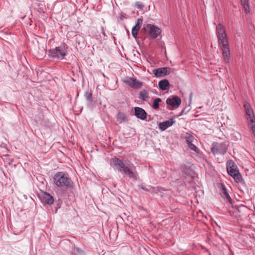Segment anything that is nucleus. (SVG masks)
Masks as SVG:
<instances>
[{
    "mask_svg": "<svg viewBox=\"0 0 255 255\" xmlns=\"http://www.w3.org/2000/svg\"><path fill=\"white\" fill-rule=\"evenodd\" d=\"M216 35L219 44L222 50V55L226 63L230 61V51L228 43V39L226 32L225 27L221 23L216 26Z\"/></svg>",
    "mask_w": 255,
    "mask_h": 255,
    "instance_id": "nucleus-1",
    "label": "nucleus"
},
{
    "mask_svg": "<svg viewBox=\"0 0 255 255\" xmlns=\"http://www.w3.org/2000/svg\"><path fill=\"white\" fill-rule=\"evenodd\" d=\"M112 163L114 166L121 172L123 175H127L129 178L134 180L137 179V173L136 171H133V168L135 169V167L132 165L131 167H128L123 162V161L117 157H114L112 159Z\"/></svg>",
    "mask_w": 255,
    "mask_h": 255,
    "instance_id": "nucleus-2",
    "label": "nucleus"
},
{
    "mask_svg": "<svg viewBox=\"0 0 255 255\" xmlns=\"http://www.w3.org/2000/svg\"><path fill=\"white\" fill-rule=\"evenodd\" d=\"M54 184L59 188L63 189H72L74 183L66 172H58L53 177Z\"/></svg>",
    "mask_w": 255,
    "mask_h": 255,
    "instance_id": "nucleus-3",
    "label": "nucleus"
},
{
    "mask_svg": "<svg viewBox=\"0 0 255 255\" xmlns=\"http://www.w3.org/2000/svg\"><path fill=\"white\" fill-rule=\"evenodd\" d=\"M68 47L63 43L55 48L49 49V56L54 60H62L67 54Z\"/></svg>",
    "mask_w": 255,
    "mask_h": 255,
    "instance_id": "nucleus-4",
    "label": "nucleus"
},
{
    "mask_svg": "<svg viewBox=\"0 0 255 255\" xmlns=\"http://www.w3.org/2000/svg\"><path fill=\"white\" fill-rule=\"evenodd\" d=\"M227 145L224 142H213L211 148V152L214 154H225L227 151Z\"/></svg>",
    "mask_w": 255,
    "mask_h": 255,
    "instance_id": "nucleus-5",
    "label": "nucleus"
},
{
    "mask_svg": "<svg viewBox=\"0 0 255 255\" xmlns=\"http://www.w3.org/2000/svg\"><path fill=\"white\" fill-rule=\"evenodd\" d=\"M146 29L148 30L150 36L153 39L157 38L161 33L160 29L153 24H147Z\"/></svg>",
    "mask_w": 255,
    "mask_h": 255,
    "instance_id": "nucleus-6",
    "label": "nucleus"
},
{
    "mask_svg": "<svg viewBox=\"0 0 255 255\" xmlns=\"http://www.w3.org/2000/svg\"><path fill=\"white\" fill-rule=\"evenodd\" d=\"M166 103L167 105H170L174 108H177L181 103V99L177 96H174L168 98L166 100Z\"/></svg>",
    "mask_w": 255,
    "mask_h": 255,
    "instance_id": "nucleus-7",
    "label": "nucleus"
},
{
    "mask_svg": "<svg viewBox=\"0 0 255 255\" xmlns=\"http://www.w3.org/2000/svg\"><path fill=\"white\" fill-rule=\"evenodd\" d=\"M229 174L233 177L237 182H240L242 178L238 170H237L235 166H232L227 168Z\"/></svg>",
    "mask_w": 255,
    "mask_h": 255,
    "instance_id": "nucleus-8",
    "label": "nucleus"
},
{
    "mask_svg": "<svg viewBox=\"0 0 255 255\" xmlns=\"http://www.w3.org/2000/svg\"><path fill=\"white\" fill-rule=\"evenodd\" d=\"M169 69L167 67L159 68L157 69H154L152 71V73L154 74L156 78L164 76L169 74L168 72Z\"/></svg>",
    "mask_w": 255,
    "mask_h": 255,
    "instance_id": "nucleus-9",
    "label": "nucleus"
},
{
    "mask_svg": "<svg viewBox=\"0 0 255 255\" xmlns=\"http://www.w3.org/2000/svg\"><path fill=\"white\" fill-rule=\"evenodd\" d=\"M126 83L127 84L134 89H139L142 86V84L141 82L132 78H128L126 81Z\"/></svg>",
    "mask_w": 255,
    "mask_h": 255,
    "instance_id": "nucleus-10",
    "label": "nucleus"
},
{
    "mask_svg": "<svg viewBox=\"0 0 255 255\" xmlns=\"http://www.w3.org/2000/svg\"><path fill=\"white\" fill-rule=\"evenodd\" d=\"M134 115L137 118L141 120H145L147 117V113L144 109L140 107H134Z\"/></svg>",
    "mask_w": 255,
    "mask_h": 255,
    "instance_id": "nucleus-11",
    "label": "nucleus"
},
{
    "mask_svg": "<svg viewBox=\"0 0 255 255\" xmlns=\"http://www.w3.org/2000/svg\"><path fill=\"white\" fill-rule=\"evenodd\" d=\"M41 201L47 205L53 203L54 199L53 197L47 192H43L41 197Z\"/></svg>",
    "mask_w": 255,
    "mask_h": 255,
    "instance_id": "nucleus-12",
    "label": "nucleus"
},
{
    "mask_svg": "<svg viewBox=\"0 0 255 255\" xmlns=\"http://www.w3.org/2000/svg\"><path fill=\"white\" fill-rule=\"evenodd\" d=\"M142 24V19L141 18H138L136 20L135 25L132 27L131 30V34L132 36L136 39L137 37V33Z\"/></svg>",
    "mask_w": 255,
    "mask_h": 255,
    "instance_id": "nucleus-13",
    "label": "nucleus"
},
{
    "mask_svg": "<svg viewBox=\"0 0 255 255\" xmlns=\"http://www.w3.org/2000/svg\"><path fill=\"white\" fill-rule=\"evenodd\" d=\"M175 123V121L173 119H170L168 121H166L159 124V128L163 131L169 127L172 126Z\"/></svg>",
    "mask_w": 255,
    "mask_h": 255,
    "instance_id": "nucleus-14",
    "label": "nucleus"
},
{
    "mask_svg": "<svg viewBox=\"0 0 255 255\" xmlns=\"http://www.w3.org/2000/svg\"><path fill=\"white\" fill-rule=\"evenodd\" d=\"M47 46L45 44H41L38 46V51H37V57L38 59H42L46 54Z\"/></svg>",
    "mask_w": 255,
    "mask_h": 255,
    "instance_id": "nucleus-15",
    "label": "nucleus"
},
{
    "mask_svg": "<svg viewBox=\"0 0 255 255\" xmlns=\"http://www.w3.org/2000/svg\"><path fill=\"white\" fill-rule=\"evenodd\" d=\"M84 98L87 100V105L89 108L92 109L93 107V97L91 92L87 91L84 95Z\"/></svg>",
    "mask_w": 255,
    "mask_h": 255,
    "instance_id": "nucleus-16",
    "label": "nucleus"
},
{
    "mask_svg": "<svg viewBox=\"0 0 255 255\" xmlns=\"http://www.w3.org/2000/svg\"><path fill=\"white\" fill-rule=\"evenodd\" d=\"M244 107L246 111V115L247 116V119L249 118V119H252V117H255L253 113V111L248 102H244Z\"/></svg>",
    "mask_w": 255,
    "mask_h": 255,
    "instance_id": "nucleus-17",
    "label": "nucleus"
},
{
    "mask_svg": "<svg viewBox=\"0 0 255 255\" xmlns=\"http://www.w3.org/2000/svg\"><path fill=\"white\" fill-rule=\"evenodd\" d=\"M116 120L119 124L128 121V117L123 112H119L116 116Z\"/></svg>",
    "mask_w": 255,
    "mask_h": 255,
    "instance_id": "nucleus-18",
    "label": "nucleus"
},
{
    "mask_svg": "<svg viewBox=\"0 0 255 255\" xmlns=\"http://www.w3.org/2000/svg\"><path fill=\"white\" fill-rule=\"evenodd\" d=\"M222 188L221 191V194L222 196L226 199L230 203L232 202V199L229 195V194L228 192L227 189L225 187V186L223 184L221 185Z\"/></svg>",
    "mask_w": 255,
    "mask_h": 255,
    "instance_id": "nucleus-19",
    "label": "nucleus"
},
{
    "mask_svg": "<svg viewBox=\"0 0 255 255\" xmlns=\"http://www.w3.org/2000/svg\"><path fill=\"white\" fill-rule=\"evenodd\" d=\"M159 89L162 91L167 90L169 87V83L167 80L163 79L160 81L158 83Z\"/></svg>",
    "mask_w": 255,
    "mask_h": 255,
    "instance_id": "nucleus-20",
    "label": "nucleus"
},
{
    "mask_svg": "<svg viewBox=\"0 0 255 255\" xmlns=\"http://www.w3.org/2000/svg\"><path fill=\"white\" fill-rule=\"evenodd\" d=\"M181 170L187 176H192L193 174V170L189 165H184L182 166Z\"/></svg>",
    "mask_w": 255,
    "mask_h": 255,
    "instance_id": "nucleus-21",
    "label": "nucleus"
},
{
    "mask_svg": "<svg viewBox=\"0 0 255 255\" xmlns=\"http://www.w3.org/2000/svg\"><path fill=\"white\" fill-rule=\"evenodd\" d=\"M249 125L250 126L252 132L255 137V117H252V119L248 118Z\"/></svg>",
    "mask_w": 255,
    "mask_h": 255,
    "instance_id": "nucleus-22",
    "label": "nucleus"
},
{
    "mask_svg": "<svg viewBox=\"0 0 255 255\" xmlns=\"http://www.w3.org/2000/svg\"><path fill=\"white\" fill-rule=\"evenodd\" d=\"M161 102V99L159 98H155L153 102L152 108L154 109H158L159 108V103Z\"/></svg>",
    "mask_w": 255,
    "mask_h": 255,
    "instance_id": "nucleus-23",
    "label": "nucleus"
},
{
    "mask_svg": "<svg viewBox=\"0 0 255 255\" xmlns=\"http://www.w3.org/2000/svg\"><path fill=\"white\" fill-rule=\"evenodd\" d=\"M185 139L186 142L188 144H189L190 143H192L194 139V137L190 133L187 132L185 134Z\"/></svg>",
    "mask_w": 255,
    "mask_h": 255,
    "instance_id": "nucleus-24",
    "label": "nucleus"
},
{
    "mask_svg": "<svg viewBox=\"0 0 255 255\" xmlns=\"http://www.w3.org/2000/svg\"><path fill=\"white\" fill-rule=\"evenodd\" d=\"M147 97L148 93L146 91L143 90L139 93V99H141V100L145 101L146 100V99L147 98Z\"/></svg>",
    "mask_w": 255,
    "mask_h": 255,
    "instance_id": "nucleus-25",
    "label": "nucleus"
},
{
    "mask_svg": "<svg viewBox=\"0 0 255 255\" xmlns=\"http://www.w3.org/2000/svg\"><path fill=\"white\" fill-rule=\"evenodd\" d=\"M188 145V146L190 148L191 150H192L193 151H194L196 153H199V150L198 149V148L197 147V146L195 145H194L192 143H190V144H189Z\"/></svg>",
    "mask_w": 255,
    "mask_h": 255,
    "instance_id": "nucleus-26",
    "label": "nucleus"
},
{
    "mask_svg": "<svg viewBox=\"0 0 255 255\" xmlns=\"http://www.w3.org/2000/svg\"><path fill=\"white\" fill-rule=\"evenodd\" d=\"M244 8V10H245V11L246 12V14H249L250 13V5L249 4H244V5H242Z\"/></svg>",
    "mask_w": 255,
    "mask_h": 255,
    "instance_id": "nucleus-27",
    "label": "nucleus"
},
{
    "mask_svg": "<svg viewBox=\"0 0 255 255\" xmlns=\"http://www.w3.org/2000/svg\"><path fill=\"white\" fill-rule=\"evenodd\" d=\"M74 252L77 255H84V252L78 248L75 249Z\"/></svg>",
    "mask_w": 255,
    "mask_h": 255,
    "instance_id": "nucleus-28",
    "label": "nucleus"
},
{
    "mask_svg": "<svg viewBox=\"0 0 255 255\" xmlns=\"http://www.w3.org/2000/svg\"><path fill=\"white\" fill-rule=\"evenodd\" d=\"M138 187L139 188L144 190L145 191H148L150 190V188H151V187L150 186H149L147 188V187L144 186L143 185H141V184L138 185Z\"/></svg>",
    "mask_w": 255,
    "mask_h": 255,
    "instance_id": "nucleus-29",
    "label": "nucleus"
},
{
    "mask_svg": "<svg viewBox=\"0 0 255 255\" xmlns=\"http://www.w3.org/2000/svg\"><path fill=\"white\" fill-rule=\"evenodd\" d=\"M135 6L139 9H142L143 7V4L141 2L137 1L135 3Z\"/></svg>",
    "mask_w": 255,
    "mask_h": 255,
    "instance_id": "nucleus-30",
    "label": "nucleus"
},
{
    "mask_svg": "<svg viewBox=\"0 0 255 255\" xmlns=\"http://www.w3.org/2000/svg\"><path fill=\"white\" fill-rule=\"evenodd\" d=\"M242 5L249 4V0H241Z\"/></svg>",
    "mask_w": 255,
    "mask_h": 255,
    "instance_id": "nucleus-31",
    "label": "nucleus"
},
{
    "mask_svg": "<svg viewBox=\"0 0 255 255\" xmlns=\"http://www.w3.org/2000/svg\"><path fill=\"white\" fill-rule=\"evenodd\" d=\"M102 32L103 35L104 36H106V33H105V31H104V28H103V27H102Z\"/></svg>",
    "mask_w": 255,
    "mask_h": 255,
    "instance_id": "nucleus-32",
    "label": "nucleus"
},
{
    "mask_svg": "<svg viewBox=\"0 0 255 255\" xmlns=\"http://www.w3.org/2000/svg\"><path fill=\"white\" fill-rule=\"evenodd\" d=\"M192 95H193V93H191L190 94V102L192 100Z\"/></svg>",
    "mask_w": 255,
    "mask_h": 255,
    "instance_id": "nucleus-33",
    "label": "nucleus"
},
{
    "mask_svg": "<svg viewBox=\"0 0 255 255\" xmlns=\"http://www.w3.org/2000/svg\"><path fill=\"white\" fill-rule=\"evenodd\" d=\"M184 112H185V109H183L182 112H181L180 114L179 115V116H181L182 115H183L184 113Z\"/></svg>",
    "mask_w": 255,
    "mask_h": 255,
    "instance_id": "nucleus-34",
    "label": "nucleus"
}]
</instances>
